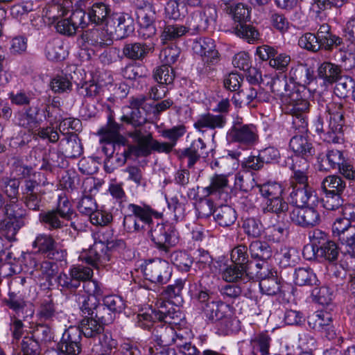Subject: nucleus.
<instances>
[{
  "label": "nucleus",
  "instance_id": "21",
  "mask_svg": "<svg viewBox=\"0 0 355 355\" xmlns=\"http://www.w3.org/2000/svg\"><path fill=\"white\" fill-rule=\"evenodd\" d=\"M299 94L294 92L287 99H284L285 110L297 118H302L304 121V114L309 110V102L302 98H298ZM305 121H303L304 123Z\"/></svg>",
  "mask_w": 355,
  "mask_h": 355
},
{
  "label": "nucleus",
  "instance_id": "55",
  "mask_svg": "<svg viewBox=\"0 0 355 355\" xmlns=\"http://www.w3.org/2000/svg\"><path fill=\"white\" fill-rule=\"evenodd\" d=\"M155 80L161 85H169L173 82V70L167 64H163L156 69L153 74Z\"/></svg>",
  "mask_w": 355,
  "mask_h": 355
},
{
  "label": "nucleus",
  "instance_id": "25",
  "mask_svg": "<svg viewBox=\"0 0 355 355\" xmlns=\"http://www.w3.org/2000/svg\"><path fill=\"white\" fill-rule=\"evenodd\" d=\"M289 147L295 156L313 157L315 154L312 144L303 135L293 136L290 140Z\"/></svg>",
  "mask_w": 355,
  "mask_h": 355
},
{
  "label": "nucleus",
  "instance_id": "50",
  "mask_svg": "<svg viewBox=\"0 0 355 355\" xmlns=\"http://www.w3.org/2000/svg\"><path fill=\"white\" fill-rule=\"evenodd\" d=\"M259 286L262 293L268 295H275L280 291L279 282L273 275L262 278L259 283Z\"/></svg>",
  "mask_w": 355,
  "mask_h": 355
},
{
  "label": "nucleus",
  "instance_id": "47",
  "mask_svg": "<svg viewBox=\"0 0 355 355\" xmlns=\"http://www.w3.org/2000/svg\"><path fill=\"white\" fill-rule=\"evenodd\" d=\"M245 275H248L247 268L234 263L228 266L223 272V278L227 282H240Z\"/></svg>",
  "mask_w": 355,
  "mask_h": 355
},
{
  "label": "nucleus",
  "instance_id": "14",
  "mask_svg": "<svg viewBox=\"0 0 355 355\" xmlns=\"http://www.w3.org/2000/svg\"><path fill=\"white\" fill-rule=\"evenodd\" d=\"M291 202L295 207L315 206L318 202V197L314 189L309 184L304 186L295 185L290 193Z\"/></svg>",
  "mask_w": 355,
  "mask_h": 355
},
{
  "label": "nucleus",
  "instance_id": "10",
  "mask_svg": "<svg viewBox=\"0 0 355 355\" xmlns=\"http://www.w3.org/2000/svg\"><path fill=\"white\" fill-rule=\"evenodd\" d=\"M33 247L37 249L38 252L44 254L49 259L55 261H62L67 255L66 250L58 248L53 237L47 234H38L33 243Z\"/></svg>",
  "mask_w": 355,
  "mask_h": 355
},
{
  "label": "nucleus",
  "instance_id": "16",
  "mask_svg": "<svg viewBox=\"0 0 355 355\" xmlns=\"http://www.w3.org/2000/svg\"><path fill=\"white\" fill-rule=\"evenodd\" d=\"M38 114L39 108L37 106H29L15 112L13 122L15 125L31 132L40 125Z\"/></svg>",
  "mask_w": 355,
  "mask_h": 355
},
{
  "label": "nucleus",
  "instance_id": "42",
  "mask_svg": "<svg viewBox=\"0 0 355 355\" xmlns=\"http://www.w3.org/2000/svg\"><path fill=\"white\" fill-rule=\"evenodd\" d=\"M289 74L291 79L299 85H308L313 78V71L304 65L292 68Z\"/></svg>",
  "mask_w": 355,
  "mask_h": 355
},
{
  "label": "nucleus",
  "instance_id": "3",
  "mask_svg": "<svg viewBox=\"0 0 355 355\" xmlns=\"http://www.w3.org/2000/svg\"><path fill=\"white\" fill-rule=\"evenodd\" d=\"M123 212V225L128 232H148L155 224L153 217L158 218L159 214L146 205H139L133 203H121Z\"/></svg>",
  "mask_w": 355,
  "mask_h": 355
},
{
  "label": "nucleus",
  "instance_id": "51",
  "mask_svg": "<svg viewBox=\"0 0 355 355\" xmlns=\"http://www.w3.org/2000/svg\"><path fill=\"white\" fill-rule=\"evenodd\" d=\"M288 209V203L284 200L282 196L267 200L266 206L263 208V212L274 213L279 216Z\"/></svg>",
  "mask_w": 355,
  "mask_h": 355
},
{
  "label": "nucleus",
  "instance_id": "56",
  "mask_svg": "<svg viewBox=\"0 0 355 355\" xmlns=\"http://www.w3.org/2000/svg\"><path fill=\"white\" fill-rule=\"evenodd\" d=\"M40 343L32 336L24 337L20 344V355H40Z\"/></svg>",
  "mask_w": 355,
  "mask_h": 355
},
{
  "label": "nucleus",
  "instance_id": "52",
  "mask_svg": "<svg viewBox=\"0 0 355 355\" xmlns=\"http://www.w3.org/2000/svg\"><path fill=\"white\" fill-rule=\"evenodd\" d=\"M187 31V28L182 25H168L164 27L161 39L164 43H166L182 37Z\"/></svg>",
  "mask_w": 355,
  "mask_h": 355
},
{
  "label": "nucleus",
  "instance_id": "7",
  "mask_svg": "<svg viewBox=\"0 0 355 355\" xmlns=\"http://www.w3.org/2000/svg\"><path fill=\"white\" fill-rule=\"evenodd\" d=\"M147 97L144 94L132 96L128 98V105L121 108L120 121L130 125L135 130H139L146 122V119L141 114V109L146 110Z\"/></svg>",
  "mask_w": 355,
  "mask_h": 355
},
{
  "label": "nucleus",
  "instance_id": "23",
  "mask_svg": "<svg viewBox=\"0 0 355 355\" xmlns=\"http://www.w3.org/2000/svg\"><path fill=\"white\" fill-rule=\"evenodd\" d=\"M320 170L337 169L345 160L343 153L336 149L327 150L325 155L318 157Z\"/></svg>",
  "mask_w": 355,
  "mask_h": 355
},
{
  "label": "nucleus",
  "instance_id": "29",
  "mask_svg": "<svg viewBox=\"0 0 355 355\" xmlns=\"http://www.w3.org/2000/svg\"><path fill=\"white\" fill-rule=\"evenodd\" d=\"M341 74L340 68L331 62H324L318 69V76L325 83L332 84L336 82Z\"/></svg>",
  "mask_w": 355,
  "mask_h": 355
},
{
  "label": "nucleus",
  "instance_id": "36",
  "mask_svg": "<svg viewBox=\"0 0 355 355\" xmlns=\"http://www.w3.org/2000/svg\"><path fill=\"white\" fill-rule=\"evenodd\" d=\"M271 338L266 333L255 335L250 340L253 355H268Z\"/></svg>",
  "mask_w": 355,
  "mask_h": 355
},
{
  "label": "nucleus",
  "instance_id": "57",
  "mask_svg": "<svg viewBox=\"0 0 355 355\" xmlns=\"http://www.w3.org/2000/svg\"><path fill=\"white\" fill-rule=\"evenodd\" d=\"M62 148L67 157L76 158L83 153L80 141L76 137L67 139Z\"/></svg>",
  "mask_w": 355,
  "mask_h": 355
},
{
  "label": "nucleus",
  "instance_id": "8",
  "mask_svg": "<svg viewBox=\"0 0 355 355\" xmlns=\"http://www.w3.org/2000/svg\"><path fill=\"white\" fill-rule=\"evenodd\" d=\"M95 242L87 251L83 252L80 259L94 268L105 266L110 259L112 251L116 247V241H98L94 237Z\"/></svg>",
  "mask_w": 355,
  "mask_h": 355
},
{
  "label": "nucleus",
  "instance_id": "37",
  "mask_svg": "<svg viewBox=\"0 0 355 355\" xmlns=\"http://www.w3.org/2000/svg\"><path fill=\"white\" fill-rule=\"evenodd\" d=\"M76 302L78 304L80 311L83 317L94 316L98 306V300L92 296L87 295H78L76 296Z\"/></svg>",
  "mask_w": 355,
  "mask_h": 355
},
{
  "label": "nucleus",
  "instance_id": "46",
  "mask_svg": "<svg viewBox=\"0 0 355 355\" xmlns=\"http://www.w3.org/2000/svg\"><path fill=\"white\" fill-rule=\"evenodd\" d=\"M294 281L295 284L302 286L315 284L318 279L311 268H299L295 271Z\"/></svg>",
  "mask_w": 355,
  "mask_h": 355
},
{
  "label": "nucleus",
  "instance_id": "48",
  "mask_svg": "<svg viewBox=\"0 0 355 355\" xmlns=\"http://www.w3.org/2000/svg\"><path fill=\"white\" fill-rule=\"evenodd\" d=\"M336 83L335 93L337 96L340 98L352 96V90L354 88L355 83L352 78L340 76Z\"/></svg>",
  "mask_w": 355,
  "mask_h": 355
},
{
  "label": "nucleus",
  "instance_id": "26",
  "mask_svg": "<svg viewBox=\"0 0 355 355\" xmlns=\"http://www.w3.org/2000/svg\"><path fill=\"white\" fill-rule=\"evenodd\" d=\"M114 33L117 38L127 37L134 30L133 19L127 14L115 15L112 17Z\"/></svg>",
  "mask_w": 355,
  "mask_h": 355
},
{
  "label": "nucleus",
  "instance_id": "34",
  "mask_svg": "<svg viewBox=\"0 0 355 355\" xmlns=\"http://www.w3.org/2000/svg\"><path fill=\"white\" fill-rule=\"evenodd\" d=\"M24 225L23 220H12L5 218L0 222V233L8 241H15L16 234Z\"/></svg>",
  "mask_w": 355,
  "mask_h": 355
},
{
  "label": "nucleus",
  "instance_id": "24",
  "mask_svg": "<svg viewBox=\"0 0 355 355\" xmlns=\"http://www.w3.org/2000/svg\"><path fill=\"white\" fill-rule=\"evenodd\" d=\"M265 78L270 80L267 82L266 85H270L271 91L277 96L281 97L283 101L284 99L288 98L295 92H291L290 84L288 82L286 76L284 74L276 76L273 78H269L266 76Z\"/></svg>",
  "mask_w": 355,
  "mask_h": 355
},
{
  "label": "nucleus",
  "instance_id": "62",
  "mask_svg": "<svg viewBox=\"0 0 355 355\" xmlns=\"http://www.w3.org/2000/svg\"><path fill=\"white\" fill-rule=\"evenodd\" d=\"M236 35L246 40L248 42H254L258 40L259 34L257 30L251 25L241 24L234 28Z\"/></svg>",
  "mask_w": 355,
  "mask_h": 355
},
{
  "label": "nucleus",
  "instance_id": "61",
  "mask_svg": "<svg viewBox=\"0 0 355 355\" xmlns=\"http://www.w3.org/2000/svg\"><path fill=\"white\" fill-rule=\"evenodd\" d=\"M232 18L234 21L238 22L237 26L245 24L246 21L250 19V9L243 3H239L233 8L231 9Z\"/></svg>",
  "mask_w": 355,
  "mask_h": 355
},
{
  "label": "nucleus",
  "instance_id": "28",
  "mask_svg": "<svg viewBox=\"0 0 355 355\" xmlns=\"http://www.w3.org/2000/svg\"><path fill=\"white\" fill-rule=\"evenodd\" d=\"M214 218L220 226L227 227L235 223L237 214L232 207L223 205L214 209Z\"/></svg>",
  "mask_w": 355,
  "mask_h": 355
},
{
  "label": "nucleus",
  "instance_id": "31",
  "mask_svg": "<svg viewBox=\"0 0 355 355\" xmlns=\"http://www.w3.org/2000/svg\"><path fill=\"white\" fill-rule=\"evenodd\" d=\"M40 221L50 231L62 229L67 225L60 214L51 209L40 214Z\"/></svg>",
  "mask_w": 355,
  "mask_h": 355
},
{
  "label": "nucleus",
  "instance_id": "22",
  "mask_svg": "<svg viewBox=\"0 0 355 355\" xmlns=\"http://www.w3.org/2000/svg\"><path fill=\"white\" fill-rule=\"evenodd\" d=\"M111 10L103 2H96L87 8V17L93 24L101 25L108 24Z\"/></svg>",
  "mask_w": 355,
  "mask_h": 355
},
{
  "label": "nucleus",
  "instance_id": "5",
  "mask_svg": "<svg viewBox=\"0 0 355 355\" xmlns=\"http://www.w3.org/2000/svg\"><path fill=\"white\" fill-rule=\"evenodd\" d=\"M128 136L137 144V147H131V153L138 156L147 157L152 151L169 153L173 148V144L169 142H159L153 137L151 133L144 135L141 130L130 131Z\"/></svg>",
  "mask_w": 355,
  "mask_h": 355
},
{
  "label": "nucleus",
  "instance_id": "2",
  "mask_svg": "<svg viewBox=\"0 0 355 355\" xmlns=\"http://www.w3.org/2000/svg\"><path fill=\"white\" fill-rule=\"evenodd\" d=\"M316 132L324 141L339 144L343 141L344 117L340 104L330 103L324 115L314 121Z\"/></svg>",
  "mask_w": 355,
  "mask_h": 355
},
{
  "label": "nucleus",
  "instance_id": "15",
  "mask_svg": "<svg viewBox=\"0 0 355 355\" xmlns=\"http://www.w3.org/2000/svg\"><path fill=\"white\" fill-rule=\"evenodd\" d=\"M151 328H153L152 338L158 346L170 345L178 342L179 336L177 335V338H175V331L171 326L162 324L159 321L156 322L155 320L153 325L148 329L150 330Z\"/></svg>",
  "mask_w": 355,
  "mask_h": 355
},
{
  "label": "nucleus",
  "instance_id": "43",
  "mask_svg": "<svg viewBox=\"0 0 355 355\" xmlns=\"http://www.w3.org/2000/svg\"><path fill=\"white\" fill-rule=\"evenodd\" d=\"M45 55L49 60L60 61L65 58L66 53L62 42L58 40H53L46 44Z\"/></svg>",
  "mask_w": 355,
  "mask_h": 355
},
{
  "label": "nucleus",
  "instance_id": "12",
  "mask_svg": "<svg viewBox=\"0 0 355 355\" xmlns=\"http://www.w3.org/2000/svg\"><path fill=\"white\" fill-rule=\"evenodd\" d=\"M40 187V183L36 180L25 181L22 190V200L30 210L39 211L40 209L42 198L44 192H42Z\"/></svg>",
  "mask_w": 355,
  "mask_h": 355
},
{
  "label": "nucleus",
  "instance_id": "19",
  "mask_svg": "<svg viewBox=\"0 0 355 355\" xmlns=\"http://www.w3.org/2000/svg\"><path fill=\"white\" fill-rule=\"evenodd\" d=\"M78 327L83 335L88 338H96L101 341L103 334L104 326L94 317H83L78 324Z\"/></svg>",
  "mask_w": 355,
  "mask_h": 355
},
{
  "label": "nucleus",
  "instance_id": "63",
  "mask_svg": "<svg viewBox=\"0 0 355 355\" xmlns=\"http://www.w3.org/2000/svg\"><path fill=\"white\" fill-rule=\"evenodd\" d=\"M115 314L116 313L110 311L108 307H106L105 304H98L94 317L100 322V324H102L105 327L114 321Z\"/></svg>",
  "mask_w": 355,
  "mask_h": 355
},
{
  "label": "nucleus",
  "instance_id": "35",
  "mask_svg": "<svg viewBox=\"0 0 355 355\" xmlns=\"http://www.w3.org/2000/svg\"><path fill=\"white\" fill-rule=\"evenodd\" d=\"M162 256L169 259L182 271H188L193 262V258L184 251L176 250L171 252L170 250L168 255Z\"/></svg>",
  "mask_w": 355,
  "mask_h": 355
},
{
  "label": "nucleus",
  "instance_id": "11",
  "mask_svg": "<svg viewBox=\"0 0 355 355\" xmlns=\"http://www.w3.org/2000/svg\"><path fill=\"white\" fill-rule=\"evenodd\" d=\"M291 220L302 227H312L320 221V215L314 206L295 207L289 212Z\"/></svg>",
  "mask_w": 355,
  "mask_h": 355
},
{
  "label": "nucleus",
  "instance_id": "45",
  "mask_svg": "<svg viewBox=\"0 0 355 355\" xmlns=\"http://www.w3.org/2000/svg\"><path fill=\"white\" fill-rule=\"evenodd\" d=\"M309 239L311 241V245L310 247H305L303 250V254L306 255V252L311 250L313 252V257L315 256V252L316 250L330 241L325 232L318 229L309 233Z\"/></svg>",
  "mask_w": 355,
  "mask_h": 355
},
{
  "label": "nucleus",
  "instance_id": "44",
  "mask_svg": "<svg viewBox=\"0 0 355 355\" xmlns=\"http://www.w3.org/2000/svg\"><path fill=\"white\" fill-rule=\"evenodd\" d=\"M324 192L342 194L345 189V182L337 175H329L327 177L322 183Z\"/></svg>",
  "mask_w": 355,
  "mask_h": 355
},
{
  "label": "nucleus",
  "instance_id": "54",
  "mask_svg": "<svg viewBox=\"0 0 355 355\" xmlns=\"http://www.w3.org/2000/svg\"><path fill=\"white\" fill-rule=\"evenodd\" d=\"M53 210L60 214L61 218L66 220H70L73 214L72 205L65 195L59 196L57 206Z\"/></svg>",
  "mask_w": 355,
  "mask_h": 355
},
{
  "label": "nucleus",
  "instance_id": "13",
  "mask_svg": "<svg viewBox=\"0 0 355 355\" xmlns=\"http://www.w3.org/2000/svg\"><path fill=\"white\" fill-rule=\"evenodd\" d=\"M195 53L202 58V61L211 64H216L219 61V53L216 49L214 41L209 37L196 40L193 44Z\"/></svg>",
  "mask_w": 355,
  "mask_h": 355
},
{
  "label": "nucleus",
  "instance_id": "20",
  "mask_svg": "<svg viewBox=\"0 0 355 355\" xmlns=\"http://www.w3.org/2000/svg\"><path fill=\"white\" fill-rule=\"evenodd\" d=\"M171 306V304L168 301L161 299L157 300L156 302L157 310L154 309L151 311L150 313L145 312L137 315V325L142 329H149L155 320L159 321L162 318L158 313H159L162 310L168 311Z\"/></svg>",
  "mask_w": 355,
  "mask_h": 355
},
{
  "label": "nucleus",
  "instance_id": "9",
  "mask_svg": "<svg viewBox=\"0 0 355 355\" xmlns=\"http://www.w3.org/2000/svg\"><path fill=\"white\" fill-rule=\"evenodd\" d=\"M145 279L162 285L166 284L172 276L173 269L168 261L162 259H148L142 266Z\"/></svg>",
  "mask_w": 355,
  "mask_h": 355
},
{
  "label": "nucleus",
  "instance_id": "33",
  "mask_svg": "<svg viewBox=\"0 0 355 355\" xmlns=\"http://www.w3.org/2000/svg\"><path fill=\"white\" fill-rule=\"evenodd\" d=\"M250 256L254 259L265 261L272 257V252L270 245L265 241L255 240L249 245Z\"/></svg>",
  "mask_w": 355,
  "mask_h": 355
},
{
  "label": "nucleus",
  "instance_id": "6",
  "mask_svg": "<svg viewBox=\"0 0 355 355\" xmlns=\"http://www.w3.org/2000/svg\"><path fill=\"white\" fill-rule=\"evenodd\" d=\"M227 137L230 142L237 143L243 148H249L258 141V129L255 125L244 123L242 118L236 117L234 119Z\"/></svg>",
  "mask_w": 355,
  "mask_h": 355
},
{
  "label": "nucleus",
  "instance_id": "59",
  "mask_svg": "<svg viewBox=\"0 0 355 355\" xmlns=\"http://www.w3.org/2000/svg\"><path fill=\"white\" fill-rule=\"evenodd\" d=\"M4 303L18 316L23 313L26 305L24 298L13 292L9 293L8 297L4 300Z\"/></svg>",
  "mask_w": 355,
  "mask_h": 355
},
{
  "label": "nucleus",
  "instance_id": "64",
  "mask_svg": "<svg viewBox=\"0 0 355 355\" xmlns=\"http://www.w3.org/2000/svg\"><path fill=\"white\" fill-rule=\"evenodd\" d=\"M32 337L39 343L50 342L53 338L51 328L45 324L37 325L33 331Z\"/></svg>",
  "mask_w": 355,
  "mask_h": 355
},
{
  "label": "nucleus",
  "instance_id": "49",
  "mask_svg": "<svg viewBox=\"0 0 355 355\" xmlns=\"http://www.w3.org/2000/svg\"><path fill=\"white\" fill-rule=\"evenodd\" d=\"M258 187L261 195L267 200L279 197L284 191L282 184L275 182H268Z\"/></svg>",
  "mask_w": 355,
  "mask_h": 355
},
{
  "label": "nucleus",
  "instance_id": "39",
  "mask_svg": "<svg viewBox=\"0 0 355 355\" xmlns=\"http://www.w3.org/2000/svg\"><path fill=\"white\" fill-rule=\"evenodd\" d=\"M339 254V248L333 241H329L315 252V255L333 264L336 263Z\"/></svg>",
  "mask_w": 355,
  "mask_h": 355
},
{
  "label": "nucleus",
  "instance_id": "1",
  "mask_svg": "<svg viewBox=\"0 0 355 355\" xmlns=\"http://www.w3.org/2000/svg\"><path fill=\"white\" fill-rule=\"evenodd\" d=\"M195 296L207 320L215 324L218 334H229L234 331L236 321L232 318L228 306L218 300L212 291L202 286L200 282Z\"/></svg>",
  "mask_w": 355,
  "mask_h": 355
},
{
  "label": "nucleus",
  "instance_id": "32",
  "mask_svg": "<svg viewBox=\"0 0 355 355\" xmlns=\"http://www.w3.org/2000/svg\"><path fill=\"white\" fill-rule=\"evenodd\" d=\"M122 53L124 57L130 60H141L148 53V49L144 43H129L124 45Z\"/></svg>",
  "mask_w": 355,
  "mask_h": 355
},
{
  "label": "nucleus",
  "instance_id": "18",
  "mask_svg": "<svg viewBox=\"0 0 355 355\" xmlns=\"http://www.w3.org/2000/svg\"><path fill=\"white\" fill-rule=\"evenodd\" d=\"M206 144L198 138L192 141L189 147L182 149L179 155L182 160L187 159V166L191 168L200 159L201 156L207 155Z\"/></svg>",
  "mask_w": 355,
  "mask_h": 355
},
{
  "label": "nucleus",
  "instance_id": "40",
  "mask_svg": "<svg viewBox=\"0 0 355 355\" xmlns=\"http://www.w3.org/2000/svg\"><path fill=\"white\" fill-rule=\"evenodd\" d=\"M241 227L248 237L253 239L260 237L264 230L261 221L255 217H248L243 219Z\"/></svg>",
  "mask_w": 355,
  "mask_h": 355
},
{
  "label": "nucleus",
  "instance_id": "4",
  "mask_svg": "<svg viewBox=\"0 0 355 355\" xmlns=\"http://www.w3.org/2000/svg\"><path fill=\"white\" fill-rule=\"evenodd\" d=\"M147 235L161 255H168L171 248L179 241L178 232L171 223L155 222L149 229Z\"/></svg>",
  "mask_w": 355,
  "mask_h": 355
},
{
  "label": "nucleus",
  "instance_id": "58",
  "mask_svg": "<svg viewBox=\"0 0 355 355\" xmlns=\"http://www.w3.org/2000/svg\"><path fill=\"white\" fill-rule=\"evenodd\" d=\"M231 260L234 264L239 265L240 267L245 266L249 262L248 254V247L245 245L240 244L232 249L231 252Z\"/></svg>",
  "mask_w": 355,
  "mask_h": 355
},
{
  "label": "nucleus",
  "instance_id": "27",
  "mask_svg": "<svg viewBox=\"0 0 355 355\" xmlns=\"http://www.w3.org/2000/svg\"><path fill=\"white\" fill-rule=\"evenodd\" d=\"M333 314L326 309L320 310L307 318L309 327L315 331H323L324 328L332 323Z\"/></svg>",
  "mask_w": 355,
  "mask_h": 355
},
{
  "label": "nucleus",
  "instance_id": "38",
  "mask_svg": "<svg viewBox=\"0 0 355 355\" xmlns=\"http://www.w3.org/2000/svg\"><path fill=\"white\" fill-rule=\"evenodd\" d=\"M227 187V177L225 175L216 174L210 178L209 185L203 188V192L207 196L220 195Z\"/></svg>",
  "mask_w": 355,
  "mask_h": 355
},
{
  "label": "nucleus",
  "instance_id": "17",
  "mask_svg": "<svg viewBox=\"0 0 355 355\" xmlns=\"http://www.w3.org/2000/svg\"><path fill=\"white\" fill-rule=\"evenodd\" d=\"M227 124V118L224 114L206 113L199 116L194 123V128L201 132L207 130L222 129Z\"/></svg>",
  "mask_w": 355,
  "mask_h": 355
},
{
  "label": "nucleus",
  "instance_id": "41",
  "mask_svg": "<svg viewBox=\"0 0 355 355\" xmlns=\"http://www.w3.org/2000/svg\"><path fill=\"white\" fill-rule=\"evenodd\" d=\"M311 296L318 303L329 306V310L333 311L334 306L331 304L334 298V292L331 288L327 286L315 287L311 291Z\"/></svg>",
  "mask_w": 355,
  "mask_h": 355
},
{
  "label": "nucleus",
  "instance_id": "30",
  "mask_svg": "<svg viewBox=\"0 0 355 355\" xmlns=\"http://www.w3.org/2000/svg\"><path fill=\"white\" fill-rule=\"evenodd\" d=\"M88 44L96 47H104L112 44V39L107 31L96 28L92 29L86 34Z\"/></svg>",
  "mask_w": 355,
  "mask_h": 355
},
{
  "label": "nucleus",
  "instance_id": "60",
  "mask_svg": "<svg viewBox=\"0 0 355 355\" xmlns=\"http://www.w3.org/2000/svg\"><path fill=\"white\" fill-rule=\"evenodd\" d=\"M298 45L307 51L315 53L320 50V45L315 33H306L302 35L299 40Z\"/></svg>",
  "mask_w": 355,
  "mask_h": 355
},
{
  "label": "nucleus",
  "instance_id": "53",
  "mask_svg": "<svg viewBox=\"0 0 355 355\" xmlns=\"http://www.w3.org/2000/svg\"><path fill=\"white\" fill-rule=\"evenodd\" d=\"M19 181L17 179L3 178L0 181V187L11 200L17 199L19 194Z\"/></svg>",
  "mask_w": 355,
  "mask_h": 355
}]
</instances>
